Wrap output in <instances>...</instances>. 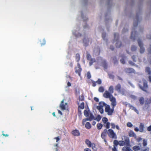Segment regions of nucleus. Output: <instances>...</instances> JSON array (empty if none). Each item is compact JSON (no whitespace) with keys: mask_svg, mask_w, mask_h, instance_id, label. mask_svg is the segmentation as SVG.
I'll return each mask as SVG.
<instances>
[{"mask_svg":"<svg viewBox=\"0 0 151 151\" xmlns=\"http://www.w3.org/2000/svg\"><path fill=\"white\" fill-rule=\"evenodd\" d=\"M92 86H93L95 87L96 86V81L95 82L93 81H92Z\"/></svg>","mask_w":151,"mask_h":151,"instance_id":"obj_56","label":"nucleus"},{"mask_svg":"<svg viewBox=\"0 0 151 151\" xmlns=\"http://www.w3.org/2000/svg\"><path fill=\"white\" fill-rule=\"evenodd\" d=\"M147 129L148 131H151V125H150L147 128Z\"/></svg>","mask_w":151,"mask_h":151,"instance_id":"obj_59","label":"nucleus"},{"mask_svg":"<svg viewBox=\"0 0 151 151\" xmlns=\"http://www.w3.org/2000/svg\"><path fill=\"white\" fill-rule=\"evenodd\" d=\"M79 99L80 101H83L84 99V97L83 95H81V96H79Z\"/></svg>","mask_w":151,"mask_h":151,"instance_id":"obj_42","label":"nucleus"},{"mask_svg":"<svg viewBox=\"0 0 151 151\" xmlns=\"http://www.w3.org/2000/svg\"><path fill=\"white\" fill-rule=\"evenodd\" d=\"M91 147L93 150L94 151H97V148L96 147V145L94 143H92Z\"/></svg>","mask_w":151,"mask_h":151,"instance_id":"obj_30","label":"nucleus"},{"mask_svg":"<svg viewBox=\"0 0 151 151\" xmlns=\"http://www.w3.org/2000/svg\"><path fill=\"white\" fill-rule=\"evenodd\" d=\"M139 131L140 132H143L144 131V125L143 123H141L139 126Z\"/></svg>","mask_w":151,"mask_h":151,"instance_id":"obj_16","label":"nucleus"},{"mask_svg":"<svg viewBox=\"0 0 151 151\" xmlns=\"http://www.w3.org/2000/svg\"><path fill=\"white\" fill-rule=\"evenodd\" d=\"M111 128L112 129H115L116 126L115 125V124H114L113 123H111Z\"/></svg>","mask_w":151,"mask_h":151,"instance_id":"obj_55","label":"nucleus"},{"mask_svg":"<svg viewBox=\"0 0 151 151\" xmlns=\"http://www.w3.org/2000/svg\"><path fill=\"white\" fill-rule=\"evenodd\" d=\"M139 88L146 93H148L147 82L145 79L143 78L138 83Z\"/></svg>","mask_w":151,"mask_h":151,"instance_id":"obj_2","label":"nucleus"},{"mask_svg":"<svg viewBox=\"0 0 151 151\" xmlns=\"http://www.w3.org/2000/svg\"><path fill=\"white\" fill-rule=\"evenodd\" d=\"M139 101L141 104L143 105L144 104L145 102V99L143 97H141L139 99Z\"/></svg>","mask_w":151,"mask_h":151,"instance_id":"obj_32","label":"nucleus"},{"mask_svg":"<svg viewBox=\"0 0 151 151\" xmlns=\"http://www.w3.org/2000/svg\"><path fill=\"white\" fill-rule=\"evenodd\" d=\"M84 151H91L90 149L86 148L84 149Z\"/></svg>","mask_w":151,"mask_h":151,"instance_id":"obj_63","label":"nucleus"},{"mask_svg":"<svg viewBox=\"0 0 151 151\" xmlns=\"http://www.w3.org/2000/svg\"><path fill=\"white\" fill-rule=\"evenodd\" d=\"M115 40H116V48H120L122 46V43L121 42L118 41L119 38V35L117 33H115L114 34Z\"/></svg>","mask_w":151,"mask_h":151,"instance_id":"obj_4","label":"nucleus"},{"mask_svg":"<svg viewBox=\"0 0 151 151\" xmlns=\"http://www.w3.org/2000/svg\"><path fill=\"white\" fill-rule=\"evenodd\" d=\"M143 145L144 146H145L147 145V141L145 139H144L143 140Z\"/></svg>","mask_w":151,"mask_h":151,"instance_id":"obj_46","label":"nucleus"},{"mask_svg":"<svg viewBox=\"0 0 151 151\" xmlns=\"http://www.w3.org/2000/svg\"><path fill=\"white\" fill-rule=\"evenodd\" d=\"M96 82L97 84L100 85L101 83V81L100 79L99 78L97 81H96Z\"/></svg>","mask_w":151,"mask_h":151,"instance_id":"obj_51","label":"nucleus"},{"mask_svg":"<svg viewBox=\"0 0 151 151\" xmlns=\"http://www.w3.org/2000/svg\"><path fill=\"white\" fill-rule=\"evenodd\" d=\"M85 143L86 144L88 145V147H91L92 143H91V142L88 139H86L85 140Z\"/></svg>","mask_w":151,"mask_h":151,"instance_id":"obj_21","label":"nucleus"},{"mask_svg":"<svg viewBox=\"0 0 151 151\" xmlns=\"http://www.w3.org/2000/svg\"><path fill=\"white\" fill-rule=\"evenodd\" d=\"M107 133L108 136L110 138L112 139H116L117 137L116 133H115L113 130L111 129H109L108 130Z\"/></svg>","mask_w":151,"mask_h":151,"instance_id":"obj_3","label":"nucleus"},{"mask_svg":"<svg viewBox=\"0 0 151 151\" xmlns=\"http://www.w3.org/2000/svg\"><path fill=\"white\" fill-rule=\"evenodd\" d=\"M132 59L133 60L134 62H136V59L137 58V57L135 55H133L132 57Z\"/></svg>","mask_w":151,"mask_h":151,"instance_id":"obj_50","label":"nucleus"},{"mask_svg":"<svg viewBox=\"0 0 151 151\" xmlns=\"http://www.w3.org/2000/svg\"><path fill=\"white\" fill-rule=\"evenodd\" d=\"M86 58L88 60L92 59L91 55L89 53L86 54Z\"/></svg>","mask_w":151,"mask_h":151,"instance_id":"obj_44","label":"nucleus"},{"mask_svg":"<svg viewBox=\"0 0 151 151\" xmlns=\"http://www.w3.org/2000/svg\"><path fill=\"white\" fill-rule=\"evenodd\" d=\"M102 66L105 69H106L108 68V65L105 60H104L102 63Z\"/></svg>","mask_w":151,"mask_h":151,"instance_id":"obj_18","label":"nucleus"},{"mask_svg":"<svg viewBox=\"0 0 151 151\" xmlns=\"http://www.w3.org/2000/svg\"><path fill=\"white\" fill-rule=\"evenodd\" d=\"M72 134L74 136H78L80 134L79 130L77 129L73 130L72 132Z\"/></svg>","mask_w":151,"mask_h":151,"instance_id":"obj_14","label":"nucleus"},{"mask_svg":"<svg viewBox=\"0 0 151 151\" xmlns=\"http://www.w3.org/2000/svg\"><path fill=\"white\" fill-rule=\"evenodd\" d=\"M109 76L110 78H112L114 79V76L113 75H112L111 74H109Z\"/></svg>","mask_w":151,"mask_h":151,"instance_id":"obj_57","label":"nucleus"},{"mask_svg":"<svg viewBox=\"0 0 151 151\" xmlns=\"http://www.w3.org/2000/svg\"><path fill=\"white\" fill-rule=\"evenodd\" d=\"M131 97L132 99H133L134 100L136 99V96L134 95H131Z\"/></svg>","mask_w":151,"mask_h":151,"instance_id":"obj_60","label":"nucleus"},{"mask_svg":"<svg viewBox=\"0 0 151 151\" xmlns=\"http://www.w3.org/2000/svg\"><path fill=\"white\" fill-rule=\"evenodd\" d=\"M89 60V65L90 66H91L93 63L96 62V60L94 58H92Z\"/></svg>","mask_w":151,"mask_h":151,"instance_id":"obj_28","label":"nucleus"},{"mask_svg":"<svg viewBox=\"0 0 151 151\" xmlns=\"http://www.w3.org/2000/svg\"><path fill=\"white\" fill-rule=\"evenodd\" d=\"M114 109L112 108V109L110 108L109 105H106L105 107V112L107 113V114L109 115H111L114 112Z\"/></svg>","mask_w":151,"mask_h":151,"instance_id":"obj_5","label":"nucleus"},{"mask_svg":"<svg viewBox=\"0 0 151 151\" xmlns=\"http://www.w3.org/2000/svg\"><path fill=\"white\" fill-rule=\"evenodd\" d=\"M124 141L125 142V145H129V138H127Z\"/></svg>","mask_w":151,"mask_h":151,"instance_id":"obj_37","label":"nucleus"},{"mask_svg":"<svg viewBox=\"0 0 151 151\" xmlns=\"http://www.w3.org/2000/svg\"><path fill=\"white\" fill-rule=\"evenodd\" d=\"M132 149L134 151H137L140 150L141 148L139 146H135L132 147Z\"/></svg>","mask_w":151,"mask_h":151,"instance_id":"obj_25","label":"nucleus"},{"mask_svg":"<svg viewBox=\"0 0 151 151\" xmlns=\"http://www.w3.org/2000/svg\"><path fill=\"white\" fill-rule=\"evenodd\" d=\"M103 127L102 124L100 123H98L97 124V127L98 129H101Z\"/></svg>","mask_w":151,"mask_h":151,"instance_id":"obj_34","label":"nucleus"},{"mask_svg":"<svg viewBox=\"0 0 151 151\" xmlns=\"http://www.w3.org/2000/svg\"><path fill=\"white\" fill-rule=\"evenodd\" d=\"M137 49L136 46L134 45H132L131 47V50L132 51H135Z\"/></svg>","mask_w":151,"mask_h":151,"instance_id":"obj_39","label":"nucleus"},{"mask_svg":"<svg viewBox=\"0 0 151 151\" xmlns=\"http://www.w3.org/2000/svg\"><path fill=\"white\" fill-rule=\"evenodd\" d=\"M87 78L88 79H90L91 77V74L89 72H88L87 73Z\"/></svg>","mask_w":151,"mask_h":151,"instance_id":"obj_49","label":"nucleus"},{"mask_svg":"<svg viewBox=\"0 0 151 151\" xmlns=\"http://www.w3.org/2000/svg\"><path fill=\"white\" fill-rule=\"evenodd\" d=\"M75 73L76 74H78L79 76H81V72L82 69L81 68V65L79 63H77V66L75 68Z\"/></svg>","mask_w":151,"mask_h":151,"instance_id":"obj_7","label":"nucleus"},{"mask_svg":"<svg viewBox=\"0 0 151 151\" xmlns=\"http://www.w3.org/2000/svg\"><path fill=\"white\" fill-rule=\"evenodd\" d=\"M127 126L129 127H131L133 126V124L130 122H128L127 124Z\"/></svg>","mask_w":151,"mask_h":151,"instance_id":"obj_47","label":"nucleus"},{"mask_svg":"<svg viewBox=\"0 0 151 151\" xmlns=\"http://www.w3.org/2000/svg\"><path fill=\"white\" fill-rule=\"evenodd\" d=\"M102 121L104 123V124H106L107 122L108 121V119L106 117H103L102 119Z\"/></svg>","mask_w":151,"mask_h":151,"instance_id":"obj_40","label":"nucleus"},{"mask_svg":"<svg viewBox=\"0 0 151 151\" xmlns=\"http://www.w3.org/2000/svg\"><path fill=\"white\" fill-rule=\"evenodd\" d=\"M84 114L85 116L88 117L83 119L82 124L83 125H84L85 122L87 121H91L95 119L94 116L89 109L85 110L84 111Z\"/></svg>","mask_w":151,"mask_h":151,"instance_id":"obj_1","label":"nucleus"},{"mask_svg":"<svg viewBox=\"0 0 151 151\" xmlns=\"http://www.w3.org/2000/svg\"><path fill=\"white\" fill-rule=\"evenodd\" d=\"M101 117L100 115H98L96 118H95V119L94 120H96L97 122H99L101 120Z\"/></svg>","mask_w":151,"mask_h":151,"instance_id":"obj_38","label":"nucleus"},{"mask_svg":"<svg viewBox=\"0 0 151 151\" xmlns=\"http://www.w3.org/2000/svg\"><path fill=\"white\" fill-rule=\"evenodd\" d=\"M110 100L111 102V105L112 106V108L114 109L115 106L116 104V99L114 97H112L111 99H110Z\"/></svg>","mask_w":151,"mask_h":151,"instance_id":"obj_10","label":"nucleus"},{"mask_svg":"<svg viewBox=\"0 0 151 151\" xmlns=\"http://www.w3.org/2000/svg\"><path fill=\"white\" fill-rule=\"evenodd\" d=\"M104 97L106 98H109L110 100L112 97H114L107 91H106L103 95Z\"/></svg>","mask_w":151,"mask_h":151,"instance_id":"obj_9","label":"nucleus"},{"mask_svg":"<svg viewBox=\"0 0 151 151\" xmlns=\"http://www.w3.org/2000/svg\"><path fill=\"white\" fill-rule=\"evenodd\" d=\"M108 131L106 129H104L103 132H102V133L106 134V133H107Z\"/></svg>","mask_w":151,"mask_h":151,"instance_id":"obj_58","label":"nucleus"},{"mask_svg":"<svg viewBox=\"0 0 151 151\" xmlns=\"http://www.w3.org/2000/svg\"><path fill=\"white\" fill-rule=\"evenodd\" d=\"M113 144L114 146L117 147V145H119V142L117 140H114Z\"/></svg>","mask_w":151,"mask_h":151,"instance_id":"obj_41","label":"nucleus"},{"mask_svg":"<svg viewBox=\"0 0 151 151\" xmlns=\"http://www.w3.org/2000/svg\"><path fill=\"white\" fill-rule=\"evenodd\" d=\"M120 62L123 64H124L125 63V60L124 58H122L120 60Z\"/></svg>","mask_w":151,"mask_h":151,"instance_id":"obj_53","label":"nucleus"},{"mask_svg":"<svg viewBox=\"0 0 151 151\" xmlns=\"http://www.w3.org/2000/svg\"><path fill=\"white\" fill-rule=\"evenodd\" d=\"M134 130H135V131L136 132H137L139 131V128L138 127H137L134 128Z\"/></svg>","mask_w":151,"mask_h":151,"instance_id":"obj_62","label":"nucleus"},{"mask_svg":"<svg viewBox=\"0 0 151 151\" xmlns=\"http://www.w3.org/2000/svg\"><path fill=\"white\" fill-rule=\"evenodd\" d=\"M119 145L120 146L125 145V142L124 141H119Z\"/></svg>","mask_w":151,"mask_h":151,"instance_id":"obj_35","label":"nucleus"},{"mask_svg":"<svg viewBox=\"0 0 151 151\" xmlns=\"http://www.w3.org/2000/svg\"><path fill=\"white\" fill-rule=\"evenodd\" d=\"M117 146H114L113 147L112 149V151H118L117 148Z\"/></svg>","mask_w":151,"mask_h":151,"instance_id":"obj_54","label":"nucleus"},{"mask_svg":"<svg viewBox=\"0 0 151 151\" xmlns=\"http://www.w3.org/2000/svg\"><path fill=\"white\" fill-rule=\"evenodd\" d=\"M110 123L109 122H107L106 123V125L104 124V126L106 129H109L110 128Z\"/></svg>","mask_w":151,"mask_h":151,"instance_id":"obj_43","label":"nucleus"},{"mask_svg":"<svg viewBox=\"0 0 151 151\" xmlns=\"http://www.w3.org/2000/svg\"><path fill=\"white\" fill-rule=\"evenodd\" d=\"M122 89L121 85L120 83L118 84L115 87V90L117 91L119 93Z\"/></svg>","mask_w":151,"mask_h":151,"instance_id":"obj_15","label":"nucleus"},{"mask_svg":"<svg viewBox=\"0 0 151 151\" xmlns=\"http://www.w3.org/2000/svg\"><path fill=\"white\" fill-rule=\"evenodd\" d=\"M85 126V127L88 129L91 128V124L89 122H87Z\"/></svg>","mask_w":151,"mask_h":151,"instance_id":"obj_26","label":"nucleus"},{"mask_svg":"<svg viewBox=\"0 0 151 151\" xmlns=\"http://www.w3.org/2000/svg\"><path fill=\"white\" fill-rule=\"evenodd\" d=\"M126 93V90L124 88H122L120 91V92H119V93L121 94L122 95H125Z\"/></svg>","mask_w":151,"mask_h":151,"instance_id":"obj_29","label":"nucleus"},{"mask_svg":"<svg viewBox=\"0 0 151 151\" xmlns=\"http://www.w3.org/2000/svg\"><path fill=\"white\" fill-rule=\"evenodd\" d=\"M40 42H41V46L44 45L46 43L45 41L44 40H43L42 41H41Z\"/></svg>","mask_w":151,"mask_h":151,"instance_id":"obj_52","label":"nucleus"},{"mask_svg":"<svg viewBox=\"0 0 151 151\" xmlns=\"http://www.w3.org/2000/svg\"><path fill=\"white\" fill-rule=\"evenodd\" d=\"M109 91L111 94L113 93H114V89L113 86H110L109 88Z\"/></svg>","mask_w":151,"mask_h":151,"instance_id":"obj_27","label":"nucleus"},{"mask_svg":"<svg viewBox=\"0 0 151 151\" xmlns=\"http://www.w3.org/2000/svg\"><path fill=\"white\" fill-rule=\"evenodd\" d=\"M96 108L98 109L100 113L102 114L104 112V110L103 109V107H101L100 106H97L96 107Z\"/></svg>","mask_w":151,"mask_h":151,"instance_id":"obj_22","label":"nucleus"},{"mask_svg":"<svg viewBox=\"0 0 151 151\" xmlns=\"http://www.w3.org/2000/svg\"><path fill=\"white\" fill-rule=\"evenodd\" d=\"M80 60V55L79 54L77 53L76 54V61L78 62Z\"/></svg>","mask_w":151,"mask_h":151,"instance_id":"obj_33","label":"nucleus"},{"mask_svg":"<svg viewBox=\"0 0 151 151\" xmlns=\"http://www.w3.org/2000/svg\"><path fill=\"white\" fill-rule=\"evenodd\" d=\"M149 148L147 147L145 149L143 150L142 151H149Z\"/></svg>","mask_w":151,"mask_h":151,"instance_id":"obj_64","label":"nucleus"},{"mask_svg":"<svg viewBox=\"0 0 151 151\" xmlns=\"http://www.w3.org/2000/svg\"><path fill=\"white\" fill-rule=\"evenodd\" d=\"M98 91L99 92L102 93L104 91V88L103 86H100L99 87Z\"/></svg>","mask_w":151,"mask_h":151,"instance_id":"obj_36","label":"nucleus"},{"mask_svg":"<svg viewBox=\"0 0 151 151\" xmlns=\"http://www.w3.org/2000/svg\"><path fill=\"white\" fill-rule=\"evenodd\" d=\"M77 104H78V112L81 113V109H83L84 108V103L83 102L80 104H79V103L77 101Z\"/></svg>","mask_w":151,"mask_h":151,"instance_id":"obj_11","label":"nucleus"},{"mask_svg":"<svg viewBox=\"0 0 151 151\" xmlns=\"http://www.w3.org/2000/svg\"><path fill=\"white\" fill-rule=\"evenodd\" d=\"M80 90L78 88H75V93L76 96H78L80 94Z\"/></svg>","mask_w":151,"mask_h":151,"instance_id":"obj_31","label":"nucleus"},{"mask_svg":"<svg viewBox=\"0 0 151 151\" xmlns=\"http://www.w3.org/2000/svg\"><path fill=\"white\" fill-rule=\"evenodd\" d=\"M136 32L135 31H132V32L131 36V39H133V40H134L135 39V36L136 35Z\"/></svg>","mask_w":151,"mask_h":151,"instance_id":"obj_19","label":"nucleus"},{"mask_svg":"<svg viewBox=\"0 0 151 151\" xmlns=\"http://www.w3.org/2000/svg\"><path fill=\"white\" fill-rule=\"evenodd\" d=\"M128 135L129 137H134L135 138L137 137L136 134L132 130H131L129 132V133Z\"/></svg>","mask_w":151,"mask_h":151,"instance_id":"obj_17","label":"nucleus"},{"mask_svg":"<svg viewBox=\"0 0 151 151\" xmlns=\"http://www.w3.org/2000/svg\"><path fill=\"white\" fill-rule=\"evenodd\" d=\"M151 103V98L148 99H147L146 100V104H149Z\"/></svg>","mask_w":151,"mask_h":151,"instance_id":"obj_45","label":"nucleus"},{"mask_svg":"<svg viewBox=\"0 0 151 151\" xmlns=\"http://www.w3.org/2000/svg\"><path fill=\"white\" fill-rule=\"evenodd\" d=\"M113 60L114 65H117L118 64V61L116 57H114L112 58Z\"/></svg>","mask_w":151,"mask_h":151,"instance_id":"obj_24","label":"nucleus"},{"mask_svg":"<svg viewBox=\"0 0 151 151\" xmlns=\"http://www.w3.org/2000/svg\"><path fill=\"white\" fill-rule=\"evenodd\" d=\"M67 105V103H64V100H63L61 102L60 105V107L62 110H65L66 109V106Z\"/></svg>","mask_w":151,"mask_h":151,"instance_id":"obj_13","label":"nucleus"},{"mask_svg":"<svg viewBox=\"0 0 151 151\" xmlns=\"http://www.w3.org/2000/svg\"><path fill=\"white\" fill-rule=\"evenodd\" d=\"M90 42V43L91 44L92 42V39L89 38H86V37L84 38L83 40V42L84 44V45L85 47L89 45V42Z\"/></svg>","mask_w":151,"mask_h":151,"instance_id":"obj_8","label":"nucleus"},{"mask_svg":"<svg viewBox=\"0 0 151 151\" xmlns=\"http://www.w3.org/2000/svg\"><path fill=\"white\" fill-rule=\"evenodd\" d=\"M106 105H108L103 101H101L99 103V106L103 107L104 106L106 107Z\"/></svg>","mask_w":151,"mask_h":151,"instance_id":"obj_23","label":"nucleus"},{"mask_svg":"<svg viewBox=\"0 0 151 151\" xmlns=\"http://www.w3.org/2000/svg\"><path fill=\"white\" fill-rule=\"evenodd\" d=\"M124 71L126 73H134L135 70L132 68H126L124 69Z\"/></svg>","mask_w":151,"mask_h":151,"instance_id":"obj_12","label":"nucleus"},{"mask_svg":"<svg viewBox=\"0 0 151 151\" xmlns=\"http://www.w3.org/2000/svg\"><path fill=\"white\" fill-rule=\"evenodd\" d=\"M94 100L96 102H98L99 101V99L98 98L95 97L94 98Z\"/></svg>","mask_w":151,"mask_h":151,"instance_id":"obj_61","label":"nucleus"},{"mask_svg":"<svg viewBox=\"0 0 151 151\" xmlns=\"http://www.w3.org/2000/svg\"><path fill=\"white\" fill-rule=\"evenodd\" d=\"M139 46L140 47V52L141 53H143L145 50V48L143 47V44L141 40L139 39L137 40Z\"/></svg>","mask_w":151,"mask_h":151,"instance_id":"obj_6","label":"nucleus"},{"mask_svg":"<svg viewBox=\"0 0 151 151\" xmlns=\"http://www.w3.org/2000/svg\"><path fill=\"white\" fill-rule=\"evenodd\" d=\"M123 151H133L130 147H124L122 148Z\"/></svg>","mask_w":151,"mask_h":151,"instance_id":"obj_20","label":"nucleus"},{"mask_svg":"<svg viewBox=\"0 0 151 151\" xmlns=\"http://www.w3.org/2000/svg\"><path fill=\"white\" fill-rule=\"evenodd\" d=\"M106 134L102 133L101 134V137L102 138L104 139L105 141H106L105 138L106 137Z\"/></svg>","mask_w":151,"mask_h":151,"instance_id":"obj_48","label":"nucleus"}]
</instances>
